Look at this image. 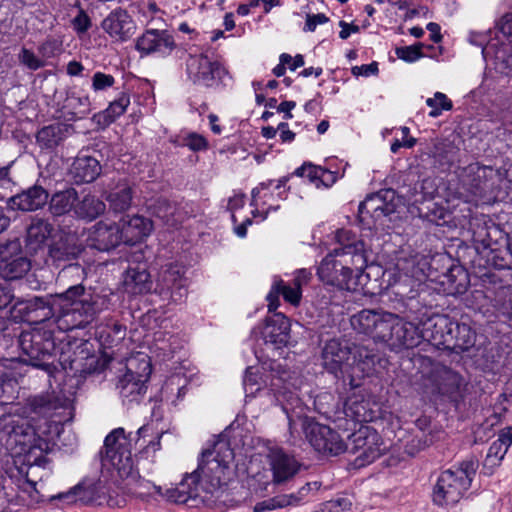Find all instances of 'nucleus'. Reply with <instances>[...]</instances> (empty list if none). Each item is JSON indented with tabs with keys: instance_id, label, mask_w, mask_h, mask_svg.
<instances>
[{
	"instance_id": "7c9ffc66",
	"label": "nucleus",
	"mask_w": 512,
	"mask_h": 512,
	"mask_svg": "<svg viewBox=\"0 0 512 512\" xmlns=\"http://www.w3.org/2000/svg\"><path fill=\"white\" fill-rule=\"evenodd\" d=\"M512 444V426L506 427L499 432L498 439L495 440L489 447L484 469L488 467H496L505 457L508 448Z\"/></svg>"
},
{
	"instance_id": "72a5a7b5",
	"label": "nucleus",
	"mask_w": 512,
	"mask_h": 512,
	"mask_svg": "<svg viewBox=\"0 0 512 512\" xmlns=\"http://www.w3.org/2000/svg\"><path fill=\"white\" fill-rule=\"evenodd\" d=\"M62 404L56 397L46 394L28 399L25 412L31 420L36 417H47L52 411L61 407Z\"/></svg>"
},
{
	"instance_id": "4468645a",
	"label": "nucleus",
	"mask_w": 512,
	"mask_h": 512,
	"mask_svg": "<svg viewBox=\"0 0 512 512\" xmlns=\"http://www.w3.org/2000/svg\"><path fill=\"white\" fill-rule=\"evenodd\" d=\"M189 79L198 85L213 86L221 78L224 69L217 61H211L206 55H190L186 61Z\"/></svg>"
},
{
	"instance_id": "0e129e2a",
	"label": "nucleus",
	"mask_w": 512,
	"mask_h": 512,
	"mask_svg": "<svg viewBox=\"0 0 512 512\" xmlns=\"http://www.w3.org/2000/svg\"><path fill=\"white\" fill-rule=\"evenodd\" d=\"M469 41L472 44L478 45L483 48V53L489 54L495 47V44L488 41V35L484 32L472 31L469 36Z\"/></svg>"
},
{
	"instance_id": "79ce46f5",
	"label": "nucleus",
	"mask_w": 512,
	"mask_h": 512,
	"mask_svg": "<svg viewBox=\"0 0 512 512\" xmlns=\"http://www.w3.org/2000/svg\"><path fill=\"white\" fill-rule=\"evenodd\" d=\"M310 484L307 483L305 486H303L299 492L298 495L290 494V495H282L277 496L272 499H268L262 502L257 503L253 511L254 512H265L269 510H273L276 508H283L292 504H295L300 501V499L305 495V492L310 489Z\"/></svg>"
},
{
	"instance_id": "ea45409f",
	"label": "nucleus",
	"mask_w": 512,
	"mask_h": 512,
	"mask_svg": "<svg viewBox=\"0 0 512 512\" xmlns=\"http://www.w3.org/2000/svg\"><path fill=\"white\" fill-rule=\"evenodd\" d=\"M63 109L68 120L75 121L77 119H82L90 113L89 97L71 93L65 99Z\"/></svg>"
},
{
	"instance_id": "e433bc0d",
	"label": "nucleus",
	"mask_w": 512,
	"mask_h": 512,
	"mask_svg": "<svg viewBox=\"0 0 512 512\" xmlns=\"http://www.w3.org/2000/svg\"><path fill=\"white\" fill-rule=\"evenodd\" d=\"M106 204L93 194H86L76 201L75 215L87 221H93L104 214Z\"/></svg>"
},
{
	"instance_id": "39448f33",
	"label": "nucleus",
	"mask_w": 512,
	"mask_h": 512,
	"mask_svg": "<svg viewBox=\"0 0 512 512\" xmlns=\"http://www.w3.org/2000/svg\"><path fill=\"white\" fill-rule=\"evenodd\" d=\"M474 457L464 460L456 469L443 471L433 488V502L438 506L457 504L471 486L478 469Z\"/></svg>"
},
{
	"instance_id": "20e7f679",
	"label": "nucleus",
	"mask_w": 512,
	"mask_h": 512,
	"mask_svg": "<svg viewBox=\"0 0 512 512\" xmlns=\"http://www.w3.org/2000/svg\"><path fill=\"white\" fill-rule=\"evenodd\" d=\"M58 300L56 323L63 331L84 328L96 315L97 309L92 302V296L85 292L81 284L69 287L58 295Z\"/></svg>"
},
{
	"instance_id": "9b49d317",
	"label": "nucleus",
	"mask_w": 512,
	"mask_h": 512,
	"mask_svg": "<svg viewBox=\"0 0 512 512\" xmlns=\"http://www.w3.org/2000/svg\"><path fill=\"white\" fill-rule=\"evenodd\" d=\"M351 358V345L345 340L331 339L322 348L323 367L336 378H343L344 381L349 380Z\"/></svg>"
},
{
	"instance_id": "4c0bfd02",
	"label": "nucleus",
	"mask_w": 512,
	"mask_h": 512,
	"mask_svg": "<svg viewBox=\"0 0 512 512\" xmlns=\"http://www.w3.org/2000/svg\"><path fill=\"white\" fill-rule=\"evenodd\" d=\"M301 289L297 288L295 285H286L282 280L276 281L272 286L271 291L267 295V300L269 301V311L276 310L278 303V296L282 294L285 301L289 302L292 305H298L301 299Z\"/></svg>"
},
{
	"instance_id": "f257e3e1",
	"label": "nucleus",
	"mask_w": 512,
	"mask_h": 512,
	"mask_svg": "<svg viewBox=\"0 0 512 512\" xmlns=\"http://www.w3.org/2000/svg\"><path fill=\"white\" fill-rule=\"evenodd\" d=\"M335 247L321 261L317 275L327 285L351 290L367 265V250L361 239L350 230L340 229L335 234Z\"/></svg>"
},
{
	"instance_id": "de8ad7c7",
	"label": "nucleus",
	"mask_w": 512,
	"mask_h": 512,
	"mask_svg": "<svg viewBox=\"0 0 512 512\" xmlns=\"http://www.w3.org/2000/svg\"><path fill=\"white\" fill-rule=\"evenodd\" d=\"M130 104V97L127 93H121L117 99L110 103L109 107L104 111L106 122L112 123L115 119L125 113L126 108Z\"/></svg>"
},
{
	"instance_id": "bf43d9fd",
	"label": "nucleus",
	"mask_w": 512,
	"mask_h": 512,
	"mask_svg": "<svg viewBox=\"0 0 512 512\" xmlns=\"http://www.w3.org/2000/svg\"><path fill=\"white\" fill-rule=\"evenodd\" d=\"M19 61L31 70H37L45 66V62L39 59L34 52L27 48H22L19 54Z\"/></svg>"
},
{
	"instance_id": "09e8293b",
	"label": "nucleus",
	"mask_w": 512,
	"mask_h": 512,
	"mask_svg": "<svg viewBox=\"0 0 512 512\" xmlns=\"http://www.w3.org/2000/svg\"><path fill=\"white\" fill-rule=\"evenodd\" d=\"M58 304V295L55 297L52 303L42 298V303L37 305V310L32 317V322H43L51 319L52 317H56L58 315L57 312L59 311Z\"/></svg>"
},
{
	"instance_id": "338daca9",
	"label": "nucleus",
	"mask_w": 512,
	"mask_h": 512,
	"mask_svg": "<svg viewBox=\"0 0 512 512\" xmlns=\"http://www.w3.org/2000/svg\"><path fill=\"white\" fill-rule=\"evenodd\" d=\"M72 23L78 33H85L91 27V20L84 10L79 11Z\"/></svg>"
},
{
	"instance_id": "dca6fc26",
	"label": "nucleus",
	"mask_w": 512,
	"mask_h": 512,
	"mask_svg": "<svg viewBox=\"0 0 512 512\" xmlns=\"http://www.w3.org/2000/svg\"><path fill=\"white\" fill-rule=\"evenodd\" d=\"M389 312H378L364 309L351 317V325L359 333L371 336L376 342H381L382 335L387 332Z\"/></svg>"
},
{
	"instance_id": "2eb2a0df",
	"label": "nucleus",
	"mask_w": 512,
	"mask_h": 512,
	"mask_svg": "<svg viewBox=\"0 0 512 512\" xmlns=\"http://www.w3.org/2000/svg\"><path fill=\"white\" fill-rule=\"evenodd\" d=\"M272 472L273 485H282L292 480L300 471L302 464L282 448H270L267 454Z\"/></svg>"
},
{
	"instance_id": "a211bd4d",
	"label": "nucleus",
	"mask_w": 512,
	"mask_h": 512,
	"mask_svg": "<svg viewBox=\"0 0 512 512\" xmlns=\"http://www.w3.org/2000/svg\"><path fill=\"white\" fill-rule=\"evenodd\" d=\"M176 44L173 36L167 30H146L136 41V49L144 54H170Z\"/></svg>"
},
{
	"instance_id": "c03bdc74",
	"label": "nucleus",
	"mask_w": 512,
	"mask_h": 512,
	"mask_svg": "<svg viewBox=\"0 0 512 512\" xmlns=\"http://www.w3.org/2000/svg\"><path fill=\"white\" fill-rule=\"evenodd\" d=\"M30 268L29 259L21 255L3 262L2 273L5 278L13 280L23 277Z\"/></svg>"
},
{
	"instance_id": "4d7b16f0",
	"label": "nucleus",
	"mask_w": 512,
	"mask_h": 512,
	"mask_svg": "<svg viewBox=\"0 0 512 512\" xmlns=\"http://www.w3.org/2000/svg\"><path fill=\"white\" fill-rule=\"evenodd\" d=\"M423 46L424 44L419 42L411 46L398 47L396 48L395 53L399 59L411 63L423 57Z\"/></svg>"
},
{
	"instance_id": "393cba45",
	"label": "nucleus",
	"mask_w": 512,
	"mask_h": 512,
	"mask_svg": "<svg viewBox=\"0 0 512 512\" xmlns=\"http://www.w3.org/2000/svg\"><path fill=\"white\" fill-rule=\"evenodd\" d=\"M290 321L282 313H275L266 319V325L262 332L266 343L277 347L286 346L290 339Z\"/></svg>"
},
{
	"instance_id": "a878e982",
	"label": "nucleus",
	"mask_w": 512,
	"mask_h": 512,
	"mask_svg": "<svg viewBox=\"0 0 512 512\" xmlns=\"http://www.w3.org/2000/svg\"><path fill=\"white\" fill-rule=\"evenodd\" d=\"M391 196L394 197V192L387 190L384 193H377L375 195L367 197L359 205V216L364 219L366 214L371 217L378 219L381 216H390L395 212V205L390 201L386 202V199Z\"/></svg>"
},
{
	"instance_id": "c9c22d12",
	"label": "nucleus",
	"mask_w": 512,
	"mask_h": 512,
	"mask_svg": "<svg viewBox=\"0 0 512 512\" xmlns=\"http://www.w3.org/2000/svg\"><path fill=\"white\" fill-rule=\"evenodd\" d=\"M459 149L450 140L444 139L434 144L431 155L434 164L442 171L448 170L457 159Z\"/></svg>"
},
{
	"instance_id": "ddd939ff",
	"label": "nucleus",
	"mask_w": 512,
	"mask_h": 512,
	"mask_svg": "<svg viewBox=\"0 0 512 512\" xmlns=\"http://www.w3.org/2000/svg\"><path fill=\"white\" fill-rule=\"evenodd\" d=\"M83 252V248L78 244V240L73 235L60 237L49 248V256L56 266H63V272L73 270L83 273V268L78 263H72Z\"/></svg>"
},
{
	"instance_id": "e2e57ef3",
	"label": "nucleus",
	"mask_w": 512,
	"mask_h": 512,
	"mask_svg": "<svg viewBox=\"0 0 512 512\" xmlns=\"http://www.w3.org/2000/svg\"><path fill=\"white\" fill-rule=\"evenodd\" d=\"M39 53L44 58H52L60 53L61 43L55 39H47L38 47Z\"/></svg>"
},
{
	"instance_id": "a18cd8bd",
	"label": "nucleus",
	"mask_w": 512,
	"mask_h": 512,
	"mask_svg": "<svg viewBox=\"0 0 512 512\" xmlns=\"http://www.w3.org/2000/svg\"><path fill=\"white\" fill-rule=\"evenodd\" d=\"M98 335L101 344L106 348H110L124 339L126 329L119 323H113L112 326L101 329Z\"/></svg>"
},
{
	"instance_id": "f3484780",
	"label": "nucleus",
	"mask_w": 512,
	"mask_h": 512,
	"mask_svg": "<svg viewBox=\"0 0 512 512\" xmlns=\"http://www.w3.org/2000/svg\"><path fill=\"white\" fill-rule=\"evenodd\" d=\"M492 177L493 170L491 168L474 163L464 168L460 181L462 187L471 195L482 197L489 191Z\"/></svg>"
},
{
	"instance_id": "6e6d98bb",
	"label": "nucleus",
	"mask_w": 512,
	"mask_h": 512,
	"mask_svg": "<svg viewBox=\"0 0 512 512\" xmlns=\"http://www.w3.org/2000/svg\"><path fill=\"white\" fill-rule=\"evenodd\" d=\"M21 255L22 246L18 238H14L0 244V259L2 263Z\"/></svg>"
},
{
	"instance_id": "bb28decb",
	"label": "nucleus",
	"mask_w": 512,
	"mask_h": 512,
	"mask_svg": "<svg viewBox=\"0 0 512 512\" xmlns=\"http://www.w3.org/2000/svg\"><path fill=\"white\" fill-rule=\"evenodd\" d=\"M70 176L76 184L91 183L101 173V165L91 156H78L70 168Z\"/></svg>"
},
{
	"instance_id": "f03ea898",
	"label": "nucleus",
	"mask_w": 512,
	"mask_h": 512,
	"mask_svg": "<svg viewBox=\"0 0 512 512\" xmlns=\"http://www.w3.org/2000/svg\"><path fill=\"white\" fill-rule=\"evenodd\" d=\"M232 455V451L225 443H217L213 449L205 450L197 470L187 476L177 487L167 489L165 496L176 504L187 505L190 501H194L197 497V483L200 477H215L219 482Z\"/></svg>"
},
{
	"instance_id": "052dcab7",
	"label": "nucleus",
	"mask_w": 512,
	"mask_h": 512,
	"mask_svg": "<svg viewBox=\"0 0 512 512\" xmlns=\"http://www.w3.org/2000/svg\"><path fill=\"white\" fill-rule=\"evenodd\" d=\"M183 145L192 151H201L207 149L208 141L200 134L190 133L183 138Z\"/></svg>"
},
{
	"instance_id": "412c9836",
	"label": "nucleus",
	"mask_w": 512,
	"mask_h": 512,
	"mask_svg": "<svg viewBox=\"0 0 512 512\" xmlns=\"http://www.w3.org/2000/svg\"><path fill=\"white\" fill-rule=\"evenodd\" d=\"M351 371L349 374V386L352 389L360 388L361 380L372 369L377 355L373 350L361 345L351 346Z\"/></svg>"
},
{
	"instance_id": "b1692460",
	"label": "nucleus",
	"mask_w": 512,
	"mask_h": 512,
	"mask_svg": "<svg viewBox=\"0 0 512 512\" xmlns=\"http://www.w3.org/2000/svg\"><path fill=\"white\" fill-rule=\"evenodd\" d=\"M372 400L365 389H359L347 398L344 413L358 423L369 422L374 418Z\"/></svg>"
},
{
	"instance_id": "c756f323",
	"label": "nucleus",
	"mask_w": 512,
	"mask_h": 512,
	"mask_svg": "<svg viewBox=\"0 0 512 512\" xmlns=\"http://www.w3.org/2000/svg\"><path fill=\"white\" fill-rule=\"evenodd\" d=\"M72 126L57 122L44 126L37 132L36 141L43 149H53L60 145L71 133Z\"/></svg>"
},
{
	"instance_id": "8fccbe9b",
	"label": "nucleus",
	"mask_w": 512,
	"mask_h": 512,
	"mask_svg": "<svg viewBox=\"0 0 512 512\" xmlns=\"http://www.w3.org/2000/svg\"><path fill=\"white\" fill-rule=\"evenodd\" d=\"M426 104L432 108L429 112V116L433 118L440 116L442 111H449L453 107L452 101L441 92H436L434 97L428 98Z\"/></svg>"
},
{
	"instance_id": "f704fd0d",
	"label": "nucleus",
	"mask_w": 512,
	"mask_h": 512,
	"mask_svg": "<svg viewBox=\"0 0 512 512\" xmlns=\"http://www.w3.org/2000/svg\"><path fill=\"white\" fill-rule=\"evenodd\" d=\"M53 229V225L48 220L33 218L31 224L27 227V246L31 250L36 251L51 236Z\"/></svg>"
},
{
	"instance_id": "864d4df0",
	"label": "nucleus",
	"mask_w": 512,
	"mask_h": 512,
	"mask_svg": "<svg viewBox=\"0 0 512 512\" xmlns=\"http://www.w3.org/2000/svg\"><path fill=\"white\" fill-rule=\"evenodd\" d=\"M443 380L444 383L439 387V391L442 394L452 396L460 389L461 377L459 374L451 370H445L443 373Z\"/></svg>"
},
{
	"instance_id": "c85d7f7f",
	"label": "nucleus",
	"mask_w": 512,
	"mask_h": 512,
	"mask_svg": "<svg viewBox=\"0 0 512 512\" xmlns=\"http://www.w3.org/2000/svg\"><path fill=\"white\" fill-rule=\"evenodd\" d=\"M182 276V268L178 264L173 263L166 265L160 273L159 285H161V291H171V298L175 302L182 300V290L186 292Z\"/></svg>"
},
{
	"instance_id": "2f4dec72",
	"label": "nucleus",
	"mask_w": 512,
	"mask_h": 512,
	"mask_svg": "<svg viewBox=\"0 0 512 512\" xmlns=\"http://www.w3.org/2000/svg\"><path fill=\"white\" fill-rule=\"evenodd\" d=\"M3 421L6 433L22 438V440H18L19 442L30 441L37 434V427L32 423L34 420H31L28 416L17 418L6 416Z\"/></svg>"
},
{
	"instance_id": "f8f14e48",
	"label": "nucleus",
	"mask_w": 512,
	"mask_h": 512,
	"mask_svg": "<svg viewBox=\"0 0 512 512\" xmlns=\"http://www.w3.org/2000/svg\"><path fill=\"white\" fill-rule=\"evenodd\" d=\"M137 359H131L127 365V373L119 381L118 388L123 398L137 401L147 390L146 382L150 378L152 369L147 356L141 357L138 367L134 370Z\"/></svg>"
},
{
	"instance_id": "0eeeda50",
	"label": "nucleus",
	"mask_w": 512,
	"mask_h": 512,
	"mask_svg": "<svg viewBox=\"0 0 512 512\" xmlns=\"http://www.w3.org/2000/svg\"><path fill=\"white\" fill-rule=\"evenodd\" d=\"M387 332L382 335L381 342L395 352L403 349H412L417 347L422 341H427L426 320L418 326L412 322L404 321L397 315L390 313L386 316Z\"/></svg>"
},
{
	"instance_id": "7ed1b4c3",
	"label": "nucleus",
	"mask_w": 512,
	"mask_h": 512,
	"mask_svg": "<svg viewBox=\"0 0 512 512\" xmlns=\"http://www.w3.org/2000/svg\"><path fill=\"white\" fill-rule=\"evenodd\" d=\"M427 342L438 349L455 353L469 350L474 346L476 333L465 323L453 321L447 315H433L426 319Z\"/></svg>"
},
{
	"instance_id": "cd10ccee",
	"label": "nucleus",
	"mask_w": 512,
	"mask_h": 512,
	"mask_svg": "<svg viewBox=\"0 0 512 512\" xmlns=\"http://www.w3.org/2000/svg\"><path fill=\"white\" fill-rule=\"evenodd\" d=\"M123 285L129 294H144L152 287L151 276L144 265L130 266L125 272Z\"/></svg>"
},
{
	"instance_id": "13d9d810",
	"label": "nucleus",
	"mask_w": 512,
	"mask_h": 512,
	"mask_svg": "<svg viewBox=\"0 0 512 512\" xmlns=\"http://www.w3.org/2000/svg\"><path fill=\"white\" fill-rule=\"evenodd\" d=\"M243 384L247 396L255 395V393L261 389V382L258 371L253 367H248L245 372Z\"/></svg>"
},
{
	"instance_id": "3c124183",
	"label": "nucleus",
	"mask_w": 512,
	"mask_h": 512,
	"mask_svg": "<svg viewBox=\"0 0 512 512\" xmlns=\"http://www.w3.org/2000/svg\"><path fill=\"white\" fill-rule=\"evenodd\" d=\"M495 64L502 73L512 69V46L510 44H501L494 50Z\"/></svg>"
},
{
	"instance_id": "603ef678",
	"label": "nucleus",
	"mask_w": 512,
	"mask_h": 512,
	"mask_svg": "<svg viewBox=\"0 0 512 512\" xmlns=\"http://www.w3.org/2000/svg\"><path fill=\"white\" fill-rule=\"evenodd\" d=\"M177 207L168 199L160 198L154 205V214L167 224L173 223Z\"/></svg>"
},
{
	"instance_id": "aec40b11",
	"label": "nucleus",
	"mask_w": 512,
	"mask_h": 512,
	"mask_svg": "<svg viewBox=\"0 0 512 512\" xmlns=\"http://www.w3.org/2000/svg\"><path fill=\"white\" fill-rule=\"evenodd\" d=\"M102 29L116 41L124 42L131 38L136 30L132 17L124 9L118 8L109 13L102 21Z\"/></svg>"
},
{
	"instance_id": "49530a36",
	"label": "nucleus",
	"mask_w": 512,
	"mask_h": 512,
	"mask_svg": "<svg viewBox=\"0 0 512 512\" xmlns=\"http://www.w3.org/2000/svg\"><path fill=\"white\" fill-rule=\"evenodd\" d=\"M295 174L301 177H307L311 183H314L317 187L320 184L327 186L325 183L326 176H332L331 172L321 167H316L312 164H304L295 170Z\"/></svg>"
},
{
	"instance_id": "37998d69",
	"label": "nucleus",
	"mask_w": 512,
	"mask_h": 512,
	"mask_svg": "<svg viewBox=\"0 0 512 512\" xmlns=\"http://www.w3.org/2000/svg\"><path fill=\"white\" fill-rule=\"evenodd\" d=\"M42 303L41 297H34L31 299L23 300L16 299L9 310L10 316L15 321H32L33 315L37 310V305Z\"/></svg>"
},
{
	"instance_id": "6ab92c4d",
	"label": "nucleus",
	"mask_w": 512,
	"mask_h": 512,
	"mask_svg": "<svg viewBox=\"0 0 512 512\" xmlns=\"http://www.w3.org/2000/svg\"><path fill=\"white\" fill-rule=\"evenodd\" d=\"M89 246L98 251H110L123 244L117 223L97 222L88 237Z\"/></svg>"
},
{
	"instance_id": "58836bf2",
	"label": "nucleus",
	"mask_w": 512,
	"mask_h": 512,
	"mask_svg": "<svg viewBox=\"0 0 512 512\" xmlns=\"http://www.w3.org/2000/svg\"><path fill=\"white\" fill-rule=\"evenodd\" d=\"M442 284L447 285L448 293L462 294L467 290L469 277L460 265H452L443 275Z\"/></svg>"
},
{
	"instance_id": "774afa93",
	"label": "nucleus",
	"mask_w": 512,
	"mask_h": 512,
	"mask_svg": "<svg viewBox=\"0 0 512 512\" xmlns=\"http://www.w3.org/2000/svg\"><path fill=\"white\" fill-rule=\"evenodd\" d=\"M497 27L512 42V13L505 14L498 22Z\"/></svg>"
},
{
	"instance_id": "680f3d73",
	"label": "nucleus",
	"mask_w": 512,
	"mask_h": 512,
	"mask_svg": "<svg viewBox=\"0 0 512 512\" xmlns=\"http://www.w3.org/2000/svg\"><path fill=\"white\" fill-rule=\"evenodd\" d=\"M114 83L115 79L112 75L102 72H96L92 78V88L95 91L105 90L109 87H112Z\"/></svg>"
},
{
	"instance_id": "a19ab883",
	"label": "nucleus",
	"mask_w": 512,
	"mask_h": 512,
	"mask_svg": "<svg viewBox=\"0 0 512 512\" xmlns=\"http://www.w3.org/2000/svg\"><path fill=\"white\" fill-rule=\"evenodd\" d=\"M132 189L126 183L117 185L106 197L114 213L125 212L131 206Z\"/></svg>"
},
{
	"instance_id": "5701e85b",
	"label": "nucleus",
	"mask_w": 512,
	"mask_h": 512,
	"mask_svg": "<svg viewBox=\"0 0 512 512\" xmlns=\"http://www.w3.org/2000/svg\"><path fill=\"white\" fill-rule=\"evenodd\" d=\"M49 197V192L43 186L34 184L12 196L10 202L21 211L32 212L42 209L48 203Z\"/></svg>"
},
{
	"instance_id": "6e6552de",
	"label": "nucleus",
	"mask_w": 512,
	"mask_h": 512,
	"mask_svg": "<svg viewBox=\"0 0 512 512\" xmlns=\"http://www.w3.org/2000/svg\"><path fill=\"white\" fill-rule=\"evenodd\" d=\"M386 447L379 433L369 426H361L349 435L346 451L355 455L354 465L364 467L378 459Z\"/></svg>"
},
{
	"instance_id": "5fc2aeb1",
	"label": "nucleus",
	"mask_w": 512,
	"mask_h": 512,
	"mask_svg": "<svg viewBox=\"0 0 512 512\" xmlns=\"http://www.w3.org/2000/svg\"><path fill=\"white\" fill-rule=\"evenodd\" d=\"M314 407L319 414L329 416L334 411L335 398L331 393H320L314 399Z\"/></svg>"
},
{
	"instance_id": "4be33fe9",
	"label": "nucleus",
	"mask_w": 512,
	"mask_h": 512,
	"mask_svg": "<svg viewBox=\"0 0 512 512\" xmlns=\"http://www.w3.org/2000/svg\"><path fill=\"white\" fill-rule=\"evenodd\" d=\"M123 244L135 245L143 241L153 229L152 221L140 215H126L117 223Z\"/></svg>"
},
{
	"instance_id": "423d86ee",
	"label": "nucleus",
	"mask_w": 512,
	"mask_h": 512,
	"mask_svg": "<svg viewBox=\"0 0 512 512\" xmlns=\"http://www.w3.org/2000/svg\"><path fill=\"white\" fill-rule=\"evenodd\" d=\"M19 346L23 363L52 373L55 368V342L51 331L23 332L19 337Z\"/></svg>"
},
{
	"instance_id": "1a4fd4ad",
	"label": "nucleus",
	"mask_w": 512,
	"mask_h": 512,
	"mask_svg": "<svg viewBox=\"0 0 512 512\" xmlns=\"http://www.w3.org/2000/svg\"><path fill=\"white\" fill-rule=\"evenodd\" d=\"M128 446L124 429L117 428L106 436L101 455L103 460L117 469L121 477L134 478L132 454Z\"/></svg>"
},
{
	"instance_id": "473e14b6",
	"label": "nucleus",
	"mask_w": 512,
	"mask_h": 512,
	"mask_svg": "<svg viewBox=\"0 0 512 512\" xmlns=\"http://www.w3.org/2000/svg\"><path fill=\"white\" fill-rule=\"evenodd\" d=\"M49 212L55 216H63L71 212H75L76 201L78 200V193L74 188H68L62 191H57L49 197Z\"/></svg>"
},
{
	"instance_id": "9d476101",
	"label": "nucleus",
	"mask_w": 512,
	"mask_h": 512,
	"mask_svg": "<svg viewBox=\"0 0 512 512\" xmlns=\"http://www.w3.org/2000/svg\"><path fill=\"white\" fill-rule=\"evenodd\" d=\"M302 427L307 441L319 453L336 456L346 451V442L329 426L305 418Z\"/></svg>"
},
{
	"instance_id": "69168bd1",
	"label": "nucleus",
	"mask_w": 512,
	"mask_h": 512,
	"mask_svg": "<svg viewBox=\"0 0 512 512\" xmlns=\"http://www.w3.org/2000/svg\"><path fill=\"white\" fill-rule=\"evenodd\" d=\"M328 21L329 18L323 13L307 14L304 31L313 32L315 31L317 25L325 24Z\"/></svg>"
}]
</instances>
